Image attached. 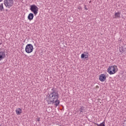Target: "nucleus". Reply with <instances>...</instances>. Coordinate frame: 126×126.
Instances as JSON below:
<instances>
[{
	"instance_id": "1",
	"label": "nucleus",
	"mask_w": 126,
	"mask_h": 126,
	"mask_svg": "<svg viewBox=\"0 0 126 126\" xmlns=\"http://www.w3.org/2000/svg\"><path fill=\"white\" fill-rule=\"evenodd\" d=\"M59 94L56 92H53L50 94L49 96L48 97V100L47 101L48 104H54V106H55L56 108L60 105V100L59 99Z\"/></svg>"
},
{
	"instance_id": "2",
	"label": "nucleus",
	"mask_w": 126,
	"mask_h": 126,
	"mask_svg": "<svg viewBox=\"0 0 126 126\" xmlns=\"http://www.w3.org/2000/svg\"><path fill=\"white\" fill-rule=\"evenodd\" d=\"M118 70H119L118 66L116 65H110L107 68V72L110 75L115 74L116 72H118Z\"/></svg>"
},
{
	"instance_id": "3",
	"label": "nucleus",
	"mask_w": 126,
	"mask_h": 126,
	"mask_svg": "<svg viewBox=\"0 0 126 126\" xmlns=\"http://www.w3.org/2000/svg\"><path fill=\"white\" fill-rule=\"evenodd\" d=\"M33 50H34V47L31 44H27L25 47V52L27 54H31L33 52Z\"/></svg>"
},
{
	"instance_id": "4",
	"label": "nucleus",
	"mask_w": 126,
	"mask_h": 126,
	"mask_svg": "<svg viewBox=\"0 0 126 126\" xmlns=\"http://www.w3.org/2000/svg\"><path fill=\"white\" fill-rule=\"evenodd\" d=\"M30 10L33 13L34 15H37L38 14V11H39V8L36 5H32L30 6Z\"/></svg>"
},
{
	"instance_id": "5",
	"label": "nucleus",
	"mask_w": 126,
	"mask_h": 126,
	"mask_svg": "<svg viewBox=\"0 0 126 126\" xmlns=\"http://www.w3.org/2000/svg\"><path fill=\"white\" fill-rule=\"evenodd\" d=\"M13 0H4V5L7 8H10L12 5H13Z\"/></svg>"
},
{
	"instance_id": "6",
	"label": "nucleus",
	"mask_w": 126,
	"mask_h": 126,
	"mask_svg": "<svg viewBox=\"0 0 126 126\" xmlns=\"http://www.w3.org/2000/svg\"><path fill=\"white\" fill-rule=\"evenodd\" d=\"M99 79L101 82H104L107 79V76L105 74H101L99 76Z\"/></svg>"
},
{
	"instance_id": "7",
	"label": "nucleus",
	"mask_w": 126,
	"mask_h": 126,
	"mask_svg": "<svg viewBox=\"0 0 126 126\" xmlns=\"http://www.w3.org/2000/svg\"><path fill=\"white\" fill-rule=\"evenodd\" d=\"M81 58L82 59H88L89 58V54L87 52H85L81 54Z\"/></svg>"
},
{
	"instance_id": "8",
	"label": "nucleus",
	"mask_w": 126,
	"mask_h": 126,
	"mask_svg": "<svg viewBox=\"0 0 126 126\" xmlns=\"http://www.w3.org/2000/svg\"><path fill=\"white\" fill-rule=\"evenodd\" d=\"M5 59V53L4 52H0V61Z\"/></svg>"
},
{
	"instance_id": "9",
	"label": "nucleus",
	"mask_w": 126,
	"mask_h": 126,
	"mask_svg": "<svg viewBox=\"0 0 126 126\" xmlns=\"http://www.w3.org/2000/svg\"><path fill=\"white\" fill-rule=\"evenodd\" d=\"M33 18H34V14L32 13H29L28 16V19H29L30 21H32V20H33Z\"/></svg>"
},
{
	"instance_id": "10",
	"label": "nucleus",
	"mask_w": 126,
	"mask_h": 126,
	"mask_svg": "<svg viewBox=\"0 0 126 126\" xmlns=\"http://www.w3.org/2000/svg\"><path fill=\"white\" fill-rule=\"evenodd\" d=\"M16 113L17 115H21V114L22 113V109H21V108H17L16 109Z\"/></svg>"
},
{
	"instance_id": "11",
	"label": "nucleus",
	"mask_w": 126,
	"mask_h": 126,
	"mask_svg": "<svg viewBox=\"0 0 126 126\" xmlns=\"http://www.w3.org/2000/svg\"><path fill=\"white\" fill-rule=\"evenodd\" d=\"M121 17V13L120 12H116L115 13V18H120Z\"/></svg>"
},
{
	"instance_id": "12",
	"label": "nucleus",
	"mask_w": 126,
	"mask_h": 126,
	"mask_svg": "<svg viewBox=\"0 0 126 126\" xmlns=\"http://www.w3.org/2000/svg\"><path fill=\"white\" fill-rule=\"evenodd\" d=\"M97 126H105V121H103L102 123L100 124H96Z\"/></svg>"
},
{
	"instance_id": "13",
	"label": "nucleus",
	"mask_w": 126,
	"mask_h": 126,
	"mask_svg": "<svg viewBox=\"0 0 126 126\" xmlns=\"http://www.w3.org/2000/svg\"><path fill=\"white\" fill-rule=\"evenodd\" d=\"M2 9H3V4L1 3V4H0V10H1V11H2Z\"/></svg>"
},
{
	"instance_id": "14",
	"label": "nucleus",
	"mask_w": 126,
	"mask_h": 126,
	"mask_svg": "<svg viewBox=\"0 0 126 126\" xmlns=\"http://www.w3.org/2000/svg\"><path fill=\"white\" fill-rule=\"evenodd\" d=\"M85 9H86V10H88V9L86 7V8H85Z\"/></svg>"
},
{
	"instance_id": "15",
	"label": "nucleus",
	"mask_w": 126,
	"mask_h": 126,
	"mask_svg": "<svg viewBox=\"0 0 126 126\" xmlns=\"http://www.w3.org/2000/svg\"><path fill=\"white\" fill-rule=\"evenodd\" d=\"M78 9H81V7H79Z\"/></svg>"
},
{
	"instance_id": "16",
	"label": "nucleus",
	"mask_w": 126,
	"mask_h": 126,
	"mask_svg": "<svg viewBox=\"0 0 126 126\" xmlns=\"http://www.w3.org/2000/svg\"><path fill=\"white\" fill-rule=\"evenodd\" d=\"M3 0H0V2H1V1H2Z\"/></svg>"
},
{
	"instance_id": "17",
	"label": "nucleus",
	"mask_w": 126,
	"mask_h": 126,
	"mask_svg": "<svg viewBox=\"0 0 126 126\" xmlns=\"http://www.w3.org/2000/svg\"><path fill=\"white\" fill-rule=\"evenodd\" d=\"M37 121H40V119H38L37 120Z\"/></svg>"
}]
</instances>
